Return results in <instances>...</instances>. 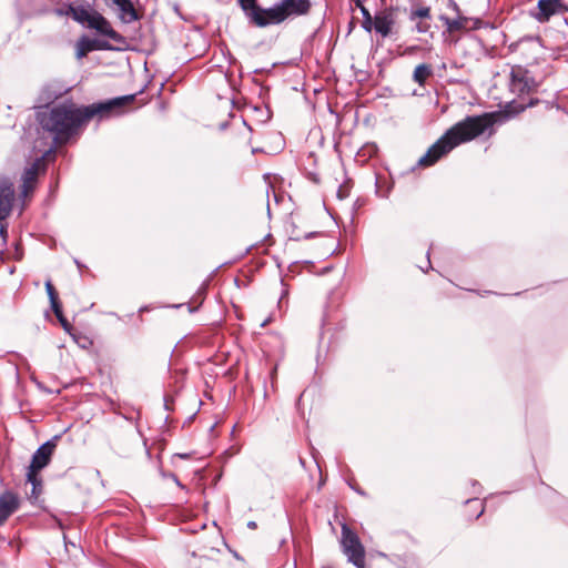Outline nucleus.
<instances>
[{
    "label": "nucleus",
    "mask_w": 568,
    "mask_h": 568,
    "mask_svg": "<svg viewBox=\"0 0 568 568\" xmlns=\"http://www.w3.org/2000/svg\"><path fill=\"white\" fill-rule=\"evenodd\" d=\"M57 318L59 320L60 324L62 325V327L65 329V331H71L72 326L71 324L68 322V320L64 317L63 313L60 314V316H57Z\"/></svg>",
    "instance_id": "obj_25"
},
{
    "label": "nucleus",
    "mask_w": 568,
    "mask_h": 568,
    "mask_svg": "<svg viewBox=\"0 0 568 568\" xmlns=\"http://www.w3.org/2000/svg\"><path fill=\"white\" fill-rule=\"evenodd\" d=\"M440 20L444 22L449 32L465 29L468 21V19L462 14H457L454 19L442 16Z\"/></svg>",
    "instance_id": "obj_18"
},
{
    "label": "nucleus",
    "mask_w": 568,
    "mask_h": 568,
    "mask_svg": "<svg viewBox=\"0 0 568 568\" xmlns=\"http://www.w3.org/2000/svg\"><path fill=\"white\" fill-rule=\"evenodd\" d=\"M170 477L174 480V483L181 487V488H184V486L181 484V481L179 480V478L174 475V474H171Z\"/></svg>",
    "instance_id": "obj_28"
},
{
    "label": "nucleus",
    "mask_w": 568,
    "mask_h": 568,
    "mask_svg": "<svg viewBox=\"0 0 568 568\" xmlns=\"http://www.w3.org/2000/svg\"><path fill=\"white\" fill-rule=\"evenodd\" d=\"M242 10L246 13L250 20L258 27V19L265 20L266 16L264 12L266 9H263L256 4V0H237Z\"/></svg>",
    "instance_id": "obj_14"
},
{
    "label": "nucleus",
    "mask_w": 568,
    "mask_h": 568,
    "mask_svg": "<svg viewBox=\"0 0 568 568\" xmlns=\"http://www.w3.org/2000/svg\"><path fill=\"white\" fill-rule=\"evenodd\" d=\"M568 11L564 0H538L537 7L529 12V16L539 23L548 22L552 17L564 14Z\"/></svg>",
    "instance_id": "obj_8"
},
{
    "label": "nucleus",
    "mask_w": 568,
    "mask_h": 568,
    "mask_svg": "<svg viewBox=\"0 0 568 568\" xmlns=\"http://www.w3.org/2000/svg\"><path fill=\"white\" fill-rule=\"evenodd\" d=\"M50 304H51V308H52V311H53L55 316H60V314L63 313L62 312V305H61V303L59 301V297L55 298V300H51Z\"/></svg>",
    "instance_id": "obj_24"
},
{
    "label": "nucleus",
    "mask_w": 568,
    "mask_h": 568,
    "mask_svg": "<svg viewBox=\"0 0 568 568\" xmlns=\"http://www.w3.org/2000/svg\"><path fill=\"white\" fill-rule=\"evenodd\" d=\"M114 6L118 8L119 18L123 22L130 23L138 19L136 11L131 0H119Z\"/></svg>",
    "instance_id": "obj_15"
},
{
    "label": "nucleus",
    "mask_w": 568,
    "mask_h": 568,
    "mask_svg": "<svg viewBox=\"0 0 568 568\" xmlns=\"http://www.w3.org/2000/svg\"><path fill=\"white\" fill-rule=\"evenodd\" d=\"M45 291H47V294H48L50 301L59 297L52 282L50 280H48L45 282Z\"/></svg>",
    "instance_id": "obj_23"
},
{
    "label": "nucleus",
    "mask_w": 568,
    "mask_h": 568,
    "mask_svg": "<svg viewBox=\"0 0 568 568\" xmlns=\"http://www.w3.org/2000/svg\"><path fill=\"white\" fill-rule=\"evenodd\" d=\"M448 7L456 12V14H462L458 4L455 1H449Z\"/></svg>",
    "instance_id": "obj_27"
},
{
    "label": "nucleus",
    "mask_w": 568,
    "mask_h": 568,
    "mask_svg": "<svg viewBox=\"0 0 568 568\" xmlns=\"http://www.w3.org/2000/svg\"><path fill=\"white\" fill-rule=\"evenodd\" d=\"M0 236L2 239L3 244H6L7 243V237H8V231H7V225L6 224H0Z\"/></svg>",
    "instance_id": "obj_26"
},
{
    "label": "nucleus",
    "mask_w": 568,
    "mask_h": 568,
    "mask_svg": "<svg viewBox=\"0 0 568 568\" xmlns=\"http://www.w3.org/2000/svg\"><path fill=\"white\" fill-rule=\"evenodd\" d=\"M247 527H248L250 529H255V528L257 527V525H256V523H255V521H248V523H247Z\"/></svg>",
    "instance_id": "obj_30"
},
{
    "label": "nucleus",
    "mask_w": 568,
    "mask_h": 568,
    "mask_svg": "<svg viewBox=\"0 0 568 568\" xmlns=\"http://www.w3.org/2000/svg\"><path fill=\"white\" fill-rule=\"evenodd\" d=\"M508 87L513 94L523 97L535 92L538 84L526 68L513 65L509 72Z\"/></svg>",
    "instance_id": "obj_7"
},
{
    "label": "nucleus",
    "mask_w": 568,
    "mask_h": 568,
    "mask_svg": "<svg viewBox=\"0 0 568 568\" xmlns=\"http://www.w3.org/2000/svg\"><path fill=\"white\" fill-rule=\"evenodd\" d=\"M341 545L348 561L356 568H365V548L358 536L347 526H342Z\"/></svg>",
    "instance_id": "obj_6"
},
{
    "label": "nucleus",
    "mask_w": 568,
    "mask_h": 568,
    "mask_svg": "<svg viewBox=\"0 0 568 568\" xmlns=\"http://www.w3.org/2000/svg\"><path fill=\"white\" fill-rule=\"evenodd\" d=\"M44 164L42 159H37L30 166H28L22 174V184L20 195L27 199L36 189L39 172L43 170Z\"/></svg>",
    "instance_id": "obj_11"
},
{
    "label": "nucleus",
    "mask_w": 568,
    "mask_h": 568,
    "mask_svg": "<svg viewBox=\"0 0 568 568\" xmlns=\"http://www.w3.org/2000/svg\"><path fill=\"white\" fill-rule=\"evenodd\" d=\"M410 21H417V19L430 20V8L429 7H417L412 8L408 16Z\"/></svg>",
    "instance_id": "obj_19"
},
{
    "label": "nucleus",
    "mask_w": 568,
    "mask_h": 568,
    "mask_svg": "<svg viewBox=\"0 0 568 568\" xmlns=\"http://www.w3.org/2000/svg\"><path fill=\"white\" fill-rule=\"evenodd\" d=\"M433 75V69L429 64L422 63L418 64L413 73L414 82L418 83L420 87H424L427 79Z\"/></svg>",
    "instance_id": "obj_17"
},
{
    "label": "nucleus",
    "mask_w": 568,
    "mask_h": 568,
    "mask_svg": "<svg viewBox=\"0 0 568 568\" xmlns=\"http://www.w3.org/2000/svg\"><path fill=\"white\" fill-rule=\"evenodd\" d=\"M105 1L108 2L109 0H105ZM111 1H112V4H115V3H118L119 0H111Z\"/></svg>",
    "instance_id": "obj_33"
},
{
    "label": "nucleus",
    "mask_w": 568,
    "mask_h": 568,
    "mask_svg": "<svg viewBox=\"0 0 568 568\" xmlns=\"http://www.w3.org/2000/svg\"><path fill=\"white\" fill-rule=\"evenodd\" d=\"M67 13L71 16L74 21L88 29L94 30L100 36L106 37L115 42L123 41V37L112 28L109 20L89 6H70Z\"/></svg>",
    "instance_id": "obj_3"
},
{
    "label": "nucleus",
    "mask_w": 568,
    "mask_h": 568,
    "mask_svg": "<svg viewBox=\"0 0 568 568\" xmlns=\"http://www.w3.org/2000/svg\"><path fill=\"white\" fill-rule=\"evenodd\" d=\"M493 125L490 114L470 115L449 128L418 160L422 166L434 165L456 146L485 133Z\"/></svg>",
    "instance_id": "obj_2"
},
{
    "label": "nucleus",
    "mask_w": 568,
    "mask_h": 568,
    "mask_svg": "<svg viewBox=\"0 0 568 568\" xmlns=\"http://www.w3.org/2000/svg\"><path fill=\"white\" fill-rule=\"evenodd\" d=\"M27 479L32 485L31 498L37 499L41 490V478L38 476V473H32V470L29 469Z\"/></svg>",
    "instance_id": "obj_20"
},
{
    "label": "nucleus",
    "mask_w": 568,
    "mask_h": 568,
    "mask_svg": "<svg viewBox=\"0 0 568 568\" xmlns=\"http://www.w3.org/2000/svg\"><path fill=\"white\" fill-rule=\"evenodd\" d=\"M14 197V184L11 179L0 176V222L4 221L11 214Z\"/></svg>",
    "instance_id": "obj_10"
},
{
    "label": "nucleus",
    "mask_w": 568,
    "mask_h": 568,
    "mask_svg": "<svg viewBox=\"0 0 568 568\" xmlns=\"http://www.w3.org/2000/svg\"><path fill=\"white\" fill-rule=\"evenodd\" d=\"M534 104H535V101H532V100H531L528 104H523V105H520V111H523V110H525L527 106H531V105H534Z\"/></svg>",
    "instance_id": "obj_29"
},
{
    "label": "nucleus",
    "mask_w": 568,
    "mask_h": 568,
    "mask_svg": "<svg viewBox=\"0 0 568 568\" xmlns=\"http://www.w3.org/2000/svg\"><path fill=\"white\" fill-rule=\"evenodd\" d=\"M413 22L415 23L414 30L418 33H426L430 29V20L417 19Z\"/></svg>",
    "instance_id": "obj_22"
},
{
    "label": "nucleus",
    "mask_w": 568,
    "mask_h": 568,
    "mask_svg": "<svg viewBox=\"0 0 568 568\" xmlns=\"http://www.w3.org/2000/svg\"><path fill=\"white\" fill-rule=\"evenodd\" d=\"M398 8L388 7L377 11L374 16L373 30L382 38H387L395 32Z\"/></svg>",
    "instance_id": "obj_9"
},
{
    "label": "nucleus",
    "mask_w": 568,
    "mask_h": 568,
    "mask_svg": "<svg viewBox=\"0 0 568 568\" xmlns=\"http://www.w3.org/2000/svg\"><path fill=\"white\" fill-rule=\"evenodd\" d=\"M467 503H468V504H469V503H476V504H478L479 506H481V503H480L478 499H475V500H468Z\"/></svg>",
    "instance_id": "obj_31"
},
{
    "label": "nucleus",
    "mask_w": 568,
    "mask_h": 568,
    "mask_svg": "<svg viewBox=\"0 0 568 568\" xmlns=\"http://www.w3.org/2000/svg\"><path fill=\"white\" fill-rule=\"evenodd\" d=\"M95 49L105 50V49H111V47L106 42H100V43L95 44L94 41H92L85 37H82L78 42L77 57L79 59H81L88 52L95 50Z\"/></svg>",
    "instance_id": "obj_16"
},
{
    "label": "nucleus",
    "mask_w": 568,
    "mask_h": 568,
    "mask_svg": "<svg viewBox=\"0 0 568 568\" xmlns=\"http://www.w3.org/2000/svg\"><path fill=\"white\" fill-rule=\"evenodd\" d=\"M67 13L71 16L74 21L88 29L94 30L100 36L106 37L115 42L123 41V37L112 28L109 20L89 6H70Z\"/></svg>",
    "instance_id": "obj_4"
},
{
    "label": "nucleus",
    "mask_w": 568,
    "mask_h": 568,
    "mask_svg": "<svg viewBox=\"0 0 568 568\" xmlns=\"http://www.w3.org/2000/svg\"><path fill=\"white\" fill-rule=\"evenodd\" d=\"M20 499L17 494L6 490L0 495V525L19 509Z\"/></svg>",
    "instance_id": "obj_13"
},
{
    "label": "nucleus",
    "mask_w": 568,
    "mask_h": 568,
    "mask_svg": "<svg viewBox=\"0 0 568 568\" xmlns=\"http://www.w3.org/2000/svg\"><path fill=\"white\" fill-rule=\"evenodd\" d=\"M310 9V0H281L266 9L264 12L266 18L265 20L258 19V27L264 28L272 24H280L288 18L308 13Z\"/></svg>",
    "instance_id": "obj_5"
},
{
    "label": "nucleus",
    "mask_w": 568,
    "mask_h": 568,
    "mask_svg": "<svg viewBox=\"0 0 568 568\" xmlns=\"http://www.w3.org/2000/svg\"><path fill=\"white\" fill-rule=\"evenodd\" d=\"M361 12L363 16L362 28L367 32H372L374 28V17L365 6H361Z\"/></svg>",
    "instance_id": "obj_21"
},
{
    "label": "nucleus",
    "mask_w": 568,
    "mask_h": 568,
    "mask_svg": "<svg viewBox=\"0 0 568 568\" xmlns=\"http://www.w3.org/2000/svg\"><path fill=\"white\" fill-rule=\"evenodd\" d=\"M356 6L361 9V6H363L361 0H356Z\"/></svg>",
    "instance_id": "obj_32"
},
{
    "label": "nucleus",
    "mask_w": 568,
    "mask_h": 568,
    "mask_svg": "<svg viewBox=\"0 0 568 568\" xmlns=\"http://www.w3.org/2000/svg\"><path fill=\"white\" fill-rule=\"evenodd\" d=\"M54 448L55 444L52 440L42 444L33 454L29 469L32 473L43 469L50 463Z\"/></svg>",
    "instance_id": "obj_12"
},
{
    "label": "nucleus",
    "mask_w": 568,
    "mask_h": 568,
    "mask_svg": "<svg viewBox=\"0 0 568 568\" xmlns=\"http://www.w3.org/2000/svg\"><path fill=\"white\" fill-rule=\"evenodd\" d=\"M134 100V95L114 98L85 108H77L72 102H64L38 114L39 123L43 130L53 135L57 143H64L75 134L79 128L94 115H106L115 109L122 108Z\"/></svg>",
    "instance_id": "obj_1"
}]
</instances>
